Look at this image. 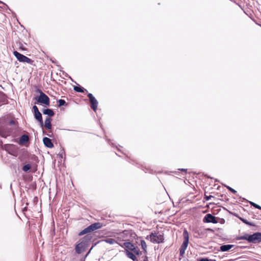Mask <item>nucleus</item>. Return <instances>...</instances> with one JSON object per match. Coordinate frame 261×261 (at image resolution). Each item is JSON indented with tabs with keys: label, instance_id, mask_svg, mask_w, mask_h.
<instances>
[{
	"label": "nucleus",
	"instance_id": "18",
	"mask_svg": "<svg viewBox=\"0 0 261 261\" xmlns=\"http://www.w3.org/2000/svg\"><path fill=\"white\" fill-rule=\"evenodd\" d=\"M106 243L110 244H113L115 243H118L120 246H122V244H120L119 242H117L116 239H112V238H108L104 240Z\"/></svg>",
	"mask_w": 261,
	"mask_h": 261
},
{
	"label": "nucleus",
	"instance_id": "1",
	"mask_svg": "<svg viewBox=\"0 0 261 261\" xmlns=\"http://www.w3.org/2000/svg\"><path fill=\"white\" fill-rule=\"evenodd\" d=\"M18 159L23 163H27L31 161H36L37 157L34 154H31L28 151H23L18 157Z\"/></svg>",
	"mask_w": 261,
	"mask_h": 261
},
{
	"label": "nucleus",
	"instance_id": "11",
	"mask_svg": "<svg viewBox=\"0 0 261 261\" xmlns=\"http://www.w3.org/2000/svg\"><path fill=\"white\" fill-rule=\"evenodd\" d=\"M128 232L126 230L123 231L122 232L118 234L117 237L116 238V241L117 242L121 243L123 241H125L128 240Z\"/></svg>",
	"mask_w": 261,
	"mask_h": 261
},
{
	"label": "nucleus",
	"instance_id": "27",
	"mask_svg": "<svg viewBox=\"0 0 261 261\" xmlns=\"http://www.w3.org/2000/svg\"><path fill=\"white\" fill-rule=\"evenodd\" d=\"M240 220L244 223H245L246 224H247L249 226H254V225L252 223H251V222L248 221L247 220L244 219V218H240Z\"/></svg>",
	"mask_w": 261,
	"mask_h": 261
},
{
	"label": "nucleus",
	"instance_id": "9",
	"mask_svg": "<svg viewBox=\"0 0 261 261\" xmlns=\"http://www.w3.org/2000/svg\"><path fill=\"white\" fill-rule=\"evenodd\" d=\"M33 110L34 111V117L39 122L41 126H43V119L42 117V115L41 113L39 112L37 107L36 106H34L33 107Z\"/></svg>",
	"mask_w": 261,
	"mask_h": 261
},
{
	"label": "nucleus",
	"instance_id": "21",
	"mask_svg": "<svg viewBox=\"0 0 261 261\" xmlns=\"http://www.w3.org/2000/svg\"><path fill=\"white\" fill-rule=\"evenodd\" d=\"M29 138L28 135H23L20 139V144H24L25 143L29 141Z\"/></svg>",
	"mask_w": 261,
	"mask_h": 261
},
{
	"label": "nucleus",
	"instance_id": "19",
	"mask_svg": "<svg viewBox=\"0 0 261 261\" xmlns=\"http://www.w3.org/2000/svg\"><path fill=\"white\" fill-rule=\"evenodd\" d=\"M126 254L128 257L132 259L133 260L135 261L137 260L136 255L132 252L129 251L128 250H125Z\"/></svg>",
	"mask_w": 261,
	"mask_h": 261
},
{
	"label": "nucleus",
	"instance_id": "10",
	"mask_svg": "<svg viewBox=\"0 0 261 261\" xmlns=\"http://www.w3.org/2000/svg\"><path fill=\"white\" fill-rule=\"evenodd\" d=\"M88 97L89 98V101L90 102V106L91 109L94 111H96L97 108L98 106V101L96 99V98L93 96V95L91 93H89L88 94Z\"/></svg>",
	"mask_w": 261,
	"mask_h": 261
},
{
	"label": "nucleus",
	"instance_id": "28",
	"mask_svg": "<svg viewBox=\"0 0 261 261\" xmlns=\"http://www.w3.org/2000/svg\"><path fill=\"white\" fill-rule=\"evenodd\" d=\"M250 204L252 206H254V207H255V208H257V209H259V210H261V206H259V205H258V204H256L255 203L253 202H250Z\"/></svg>",
	"mask_w": 261,
	"mask_h": 261
},
{
	"label": "nucleus",
	"instance_id": "13",
	"mask_svg": "<svg viewBox=\"0 0 261 261\" xmlns=\"http://www.w3.org/2000/svg\"><path fill=\"white\" fill-rule=\"evenodd\" d=\"M86 246L85 245V242H81L75 246V249L76 252L79 254L81 253L83 251Z\"/></svg>",
	"mask_w": 261,
	"mask_h": 261
},
{
	"label": "nucleus",
	"instance_id": "16",
	"mask_svg": "<svg viewBox=\"0 0 261 261\" xmlns=\"http://www.w3.org/2000/svg\"><path fill=\"white\" fill-rule=\"evenodd\" d=\"M51 119L50 117H47L45 120L44 126L47 129H50L51 128Z\"/></svg>",
	"mask_w": 261,
	"mask_h": 261
},
{
	"label": "nucleus",
	"instance_id": "5",
	"mask_svg": "<svg viewBox=\"0 0 261 261\" xmlns=\"http://www.w3.org/2000/svg\"><path fill=\"white\" fill-rule=\"evenodd\" d=\"M183 236L184 241L179 249V254L181 256H182L185 254V251L189 244V233L186 229H185L184 231Z\"/></svg>",
	"mask_w": 261,
	"mask_h": 261
},
{
	"label": "nucleus",
	"instance_id": "2",
	"mask_svg": "<svg viewBox=\"0 0 261 261\" xmlns=\"http://www.w3.org/2000/svg\"><path fill=\"white\" fill-rule=\"evenodd\" d=\"M241 239L247 240L250 243H258L261 242V233L255 232L251 235L246 234L241 237Z\"/></svg>",
	"mask_w": 261,
	"mask_h": 261
},
{
	"label": "nucleus",
	"instance_id": "17",
	"mask_svg": "<svg viewBox=\"0 0 261 261\" xmlns=\"http://www.w3.org/2000/svg\"><path fill=\"white\" fill-rule=\"evenodd\" d=\"M27 163V164L24 165L22 168V170L25 172H28L32 167V162H28Z\"/></svg>",
	"mask_w": 261,
	"mask_h": 261
},
{
	"label": "nucleus",
	"instance_id": "3",
	"mask_svg": "<svg viewBox=\"0 0 261 261\" xmlns=\"http://www.w3.org/2000/svg\"><path fill=\"white\" fill-rule=\"evenodd\" d=\"M102 226L103 225L100 222L94 223L80 231L79 233V236H81L85 234L90 233L96 229L101 228Z\"/></svg>",
	"mask_w": 261,
	"mask_h": 261
},
{
	"label": "nucleus",
	"instance_id": "25",
	"mask_svg": "<svg viewBox=\"0 0 261 261\" xmlns=\"http://www.w3.org/2000/svg\"><path fill=\"white\" fill-rule=\"evenodd\" d=\"M141 245L142 248L143 249L144 253H146L147 246V244H146V242H145V241H144V240L141 241Z\"/></svg>",
	"mask_w": 261,
	"mask_h": 261
},
{
	"label": "nucleus",
	"instance_id": "34",
	"mask_svg": "<svg viewBox=\"0 0 261 261\" xmlns=\"http://www.w3.org/2000/svg\"><path fill=\"white\" fill-rule=\"evenodd\" d=\"M22 211H23V212H24V211H27V207H26V206H25V207H24V208H23V210H22Z\"/></svg>",
	"mask_w": 261,
	"mask_h": 261
},
{
	"label": "nucleus",
	"instance_id": "22",
	"mask_svg": "<svg viewBox=\"0 0 261 261\" xmlns=\"http://www.w3.org/2000/svg\"><path fill=\"white\" fill-rule=\"evenodd\" d=\"M43 113L45 115H47L48 116L51 117L53 116L55 114L54 112L51 109H44L43 111Z\"/></svg>",
	"mask_w": 261,
	"mask_h": 261
},
{
	"label": "nucleus",
	"instance_id": "24",
	"mask_svg": "<svg viewBox=\"0 0 261 261\" xmlns=\"http://www.w3.org/2000/svg\"><path fill=\"white\" fill-rule=\"evenodd\" d=\"M73 89L75 91L77 92H81L83 93L84 92V91H86V89H84V88L80 86H74L73 88Z\"/></svg>",
	"mask_w": 261,
	"mask_h": 261
},
{
	"label": "nucleus",
	"instance_id": "8",
	"mask_svg": "<svg viewBox=\"0 0 261 261\" xmlns=\"http://www.w3.org/2000/svg\"><path fill=\"white\" fill-rule=\"evenodd\" d=\"M37 101L38 102L46 106L49 105L50 100L49 97L42 91L40 92V94L37 99Z\"/></svg>",
	"mask_w": 261,
	"mask_h": 261
},
{
	"label": "nucleus",
	"instance_id": "26",
	"mask_svg": "<svg viewBox=\"0 0 261 261\" xmlns=\"http://www.w3.org/2000/svg\"><path fill=\"white\" fill-rule=\"evenodd\" d=\"M13 147V145H12L7 144V145H5V149L6 150H7L9 152V153L12 154L13 155H15L12 152H11V148Z\"/></svg>",
	"mask_w": 261,
	"mask_h": 261
},
{
	"label": "nucleus",
	"instance_id": "12",
	"mask_svg": "<svg viewBox=\"0 0 261 261\" xmlns=\"http://www.w3.org/2000/svg\"><path fill=\"white\" fill-rule=\"evenodd\" d=\"M203 221L204 223H217L218 222L216 217L211 214H206L204 217Z\"/></svg>",
	"mask_w": 261,
	"mask_h": 261
},
{
	"label": "nucleus",
	"instance_id": "4",
	"mask_svg": "<svg viewBox=\"0 0 261 261\" xmlns=\"http://www.w3.org/2000/svg\"><path fill=\"white\" fill-rule=\"evenodd\" d=\"M150 238V241L153 243H161L164 242V238L163 234L159 232H152L149 236L146 237V239Z\"/></svg>",
	"mask_w": 261,
	"mask_h": 261
},
{
	"label": "nucleus",
	"instance_id": "33",
	"mask_svg": "<svg viewBox=\"0 0 261 261\" xmlns=\"http://www.w3.org/2000/svg\"><path fill=\"white\" fill-rule=\"evenodd\" d=\"M19 48L22 50H25V48L22 46V45H21L19 46Z\"/></svg>",
	"mask_w": 261,
	"mask_h": 261
},
{
	"label": "nucleus",
	"instance_id": "14",
	"mask_svg": "<svg viewBox=\"0 0 261 261\" xmlns=\"http://www.w3.org/2000/svg\"><path fill=\"white\" fill-rule=\"evenodd\" d=\"M10 131L7 128L0 127V135L4 138H6L10 136Z\"/></svg>",
	"mask_w": 261,
	"mask_h": 261
},
{
	"label": "nucleus",
	"instance_id": "35",
	"mask_svg": "<svg viewBox=\"0 0 261 261\" xmlns=\"http://www.w3.org/2000/svg\"><path fill=\"white\" fill-rule=\"evenodd\" d=\"M144 261H148L147 258H146V259H144Z\"/></svg>",
	"mask_w": 261,
	"mask_h": 261
},
{
	"label": "nucleus",
	"instance_id": "15",
	"mask_svg": "<svg viewBox=\"0 0 261 261\" xmlns=\"http://www.w3.org/2000/svg\"><path fill=\"white\" fill-rule=\"evenodd\" d=\"M43 141L45 146L48 148H53L54 147V144L49 138L45 137L43 138Z\"/></svg>",
	"mask_w": 261,
	"mask_h": 261
},
{
	"label": "nucleus",
	"instance_id": "23",
	"mask_svg": "<svg viewBox=\"0 0 261 261\" xmlns=\"http://www.w3.org/2000/svg\"><path fill=\"white\" fill-rule=\"evenodd\" d=\"M92 238V237L91 235L87 234V235L85 236L84 237H83L81 242H85V245L86 246L87 243L91 241Z\"/></svg>",
	"mask_w": 261,
	"mask_h": 261
},
{
	"label": "nucleus",
	"instance_id": "20",
	"mask_svg": "<svg viewBox=\"0 0 261 261\" xmlns=\"http://www.w3.org/2000/svg\"><path fill=\"white\" fill-rule=\"evenodd\" d=\"M232 247V245H224L220 247V250L223 252L227 251L231 249Z\"/></svg>",
	"mask_w": 261,
	"mask_h": 261
},
{
	"label": "nucleus",
	"instance_id": "31",
	"mask_svg": "<svg viewBox=\"0 0 261 261\" xmlns=\"http://www.w3.org/2000/svg\"><path fill=\"white\" fill-rule=\"evenodd\" d=\"M227 189H228L230 192H231L233 194H236L237 193V191L234 190L233 189L231 188L230 187H227Z\"/></svg>",
	"mask_w": 261,
	"mask_h": 261
},
{
	"label": "nucleus",
	"instance_id": "30",
	"mask_svg": "<svg viewBox=\"0 0 261 261\" xmlns=\"http://www.w3.org/2000/svg\"><path fill=\"white\" fill-rule=\"evenodd\" d=\"M212 198H214V197L212 195H210V196H207L206 195H204V199L206 201L210 200Z\"/></svg>",
	"mask_w": 261,
	"mask_h": 261
},
{
	"label": "nucleus",
	"instance_id": "7",
	"mask_svg": "<svg viewBox=\"0 0 261 261\" xmlns=\"http://www.w3.org/2000/svg\"><path fill=\"white\" fill-rule=\"evenodd\" d=\"M122 247L124 246L125 248H126V250L133 251L137 255H139L141 253V252L140 251L138 248L135 247L134 244L130 242H125L123 244V245L122 244Z\"/></svg>",
	"mask_w": 261,
	"mask_h": 261
},
{
	"label": "nucleus",
	"instance_id": "32",
	"mask_svg": "<svg viewBox=\"0 0 261 261\" xmlns=\"http://www.w3.org/2000/svg\"><path fill=\"white\" fill-rule=\"evenodd\" d=\"M199 261H209L207 258H202L199 260ZM210 261H216L215 260H210Z\"/></svg>",
	"mask_w": 261,
	"mask_h": 261
},
{
	"label": "nucleus",
	"instance_id": "29",
	"mask_svg": "<svg viewBox=\"0 0 261 261\" xmlns=\"http://www.w3.org/2000/svg\"><path fill=\"white\" fill-rule=\"evenodd\" d=\"M58 102L59 107L64 106L66 104L65 101L63 99H59Z\"/></svg>",
	"mask_w": 261,
	"mask_h": 261
},
{
	"label": "nucleus",
	"instance_id": "6",
	"mask_svg": "<svg viewBox=\"0 0 261 261\" xmlns=\"http://www.w3.org/2000/svg\"><path fill=\"white\" fill-rule=\"evenodd\" d=\"M13 54L15 56V57L17 58V59L20 62L27 63L30 64H33L34 63L33 60L29 58L27 56H25L22 54H20L17 51H13Z\"/></svg>",
	"mask_w": 261,
	"mask_h": 261
}]
</instances>
